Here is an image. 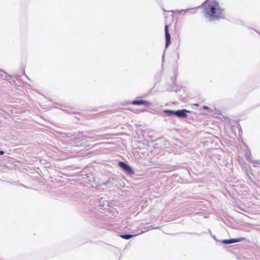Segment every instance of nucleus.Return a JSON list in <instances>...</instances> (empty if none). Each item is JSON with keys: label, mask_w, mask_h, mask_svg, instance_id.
<instances>
[{"label": "nucleus", "mask_w": 260, "mask_h": 260, "mask_svg": "<svg viewBox=\"0 0 260 260\" xmlns=\"http://www.w3.org/2000/svg\"><path fill=\"white\" fill-rule=\"evenodd\" d=\"M202 6L204 7L206 17L210 19H219L224 17L223 9L216 0H206Z\"/></svg>", "instance_id": "f257e3e1"}, {"label": "nucleus", "mask_w": 260, "mask_h": 260, "mask_svg": "<svg viewBox=\"0 0 260 260\" xmlns=\"http://www.w3.org/2000/svg\"><path fill=\"white\" fill-rule=\"evenodd\" d=\"M118 166L123 169L127 173L130 175H133L134 174V171L131 168L130 166L125 164L123 161H119L118 163Z\"/></svg>", "instance_id": "f03ea898"}, {"label": "nucleus", "mask_w": 260, "mask_h": 260, "mask_svg": "<svg viewBox=\"0 0 260 260\" xmlns=\"http://www.w3.org/2000/svg\"><path fill=\"white\" fill-rule=\"evenodd\" d=\"M169 26L167 24H166L165 31V37H166V47H168L171 43V36L169 32L168 29Z\"/></svg>", "instance_id": "7ed1b4c3"}, {"label": "nucleus", "mask_w": 260, "mask_h": 260, "mask_svg": "<svg viewBox=\"0 0 260 260\" xmlns=\"http://www.w3.org/2000/svg\"><path fill=\"white\" fill-rule=\"evenodd\" d=\"M187 113H190V111L186 109L177 110L175 111V115L180 118H186L187 117Z\"/></svg>", "instance_id": "20e7f679"}, {"label": "nucleus", "mask_w": 260, "mask_h": 260, "mask_svg": "<svg viewBox=\"0 0 260 260\" xmlns=\"http://www.w3.org/2000/svg\"><path fill=\"white\" fill-rule=\"evenodd\" d=\"M130 104L134 105H145L146 106L150 105V103L148 101L141 99L133 101L131 102Z\"/></svg>", "instance_id": "39448f33"}, {"label": "nucleus", "mask_w": 260, "mask_h": 260, "mask_svg": "<svg viewBox=\"0 0 260 260\" xmlns=\"http://www.w3.org/2000/svg\"><path fill=\"white\" fill-rule=\"evenodd\" d=\"M239 240L232 239V240H225L223 241V243L224 244H230L234 242H238Z\"/></svg>", "instance_id": "423d86ee"}, {"label": "nucleus", "mask_w": 260, "mask_h": 260, "mask_svg": "<svg viewBox=\"0 0 260 260\" xmlns=\"http://www.w3.org/2000/svg\"><path fill=\"white\" fill-rule=\"evenodd\" d=\"M120 237L121 238H122L123 239L128 240V239H129L130 238H131L133 237V235H130V234L122 235H121Z\"/></svg>", "instance_id": "0eeeda50"}, {"label": "nucleus", "mask_w": 260, "mask_h": 260, "mask_svg": "<svg viewBox=\"0 0 260 260\" xmlns=\"http://www.w3.org/2000/svg\"><path fill=\"white\" fill-rule=\"evenodd\" d=\"M165 113L168 114L169 115H175V111L170 110H166L164 111Z\"/></svg>", "instance_id": "6e6552de"}, {"label": "nucleus", "mask_w": 260, "mask_h": 260, "mask_svg": "<svg viewBox=\"0 0 260 260\" xmlns=\"http://www.w3.org/2000/svg\"><path fill=\"white\" fill-rule=\"evenodd\" d=\"M203 109H204V110H209V107L206 106H204L203 107Z\"/></svg>", "instance_id": "1a4fd4ad"}, {"label": "nucleus", "mask_w": 260, "mask_h": 260, "mask_svg": "<svg viewBox=\"0 0 260 260\" xmlns=\"http://www.w3.org/2000/svg\"><path fill=\"white\" fill-rule=\"evenodd\" d=\"M4 154V152L3 151H0V155H2Z\"/></svg>", "instance_id": "9d476101"}, {"label": "nucleus", "mask_w": 260, "mask_h": 260, "mask_svg": "<svg viewBox=\"0 0 260 260\" xmlns=\"http://www.w3.org/2000/svg\"><path fill=\"white\" fill-rule=\"evenodd\" d=\"M194 105L196 106H199V105L198 104H194Z\"/></svg>", "instance_id": "9b49d317"}]
</instances>
